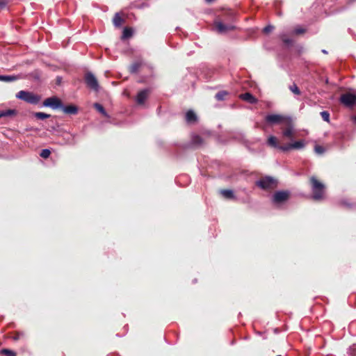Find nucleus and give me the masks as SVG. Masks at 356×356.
Instances as JSON below:
<instances>
[{
  "label": "nucleus",
  "instance_id": "nucleus-10",
  "mask_svg": "<svg viewBox=\"0 0 356 356\" xmlns=\"http://www.w3.org/2000/svg\"><path fill=\"white\" fill-rule=\"evenodd\" d=\"M150 94L149 89H144L139 91L137 94L136 101L138 105L144 104L145 100L148 98Z\"/></svg>",
  "mask_w": 356,
  "mask_h": 356
},
{
  "label": "nucleus",
  "instance_id": "nucleus-33",
  "mask_svg": "<svg viewBox=\"0 0 356 356\" xmlns=\"http://www.w3.org/2000/svg\"><path fill=\"white\" fill-rule=\"evenodd\" d=\"M273 29H274V26H270V25H268V26H266V27H264V29H263V32H264V33H270V31H272Z\"/></svg>",
  "mask_w": 356,
  "mask_h": 356
},
{
  "label": "nucleus",
  "instance_id": "nucleus-4",
  "mask_svg": "<svg viewBox=\"0 0 356 356\" xmlns=\"http://www.w3.org/2000/svg\"><path fill=\"white\" fill-rule=\"evenodd\" d=\"M290 119V117L279 114L268 115L265 118L266 122L270 124H283L284 125L285 123H286V122H289Z\"/></svg>",
  "mask_w": 356,
  "mask_h": 356
},
{
  "label": "nucleus",
  "instance_id": "nucleus-31",
  "mask_svg": "<svg viewBox=\"0 0 356 356\" xmlns=\"http://www.w3.org/2000/svg\"><path fill=\"white\" fill-rule=\"evenodd\" d=\"M51 154V152L48 149H44L41 151L40 156L44 159H47Z\"/></svg>",
  "mask_w": 356,
  "mask_h": 356
},
{
  "label": "nucleus",
  "instance_id": "nucleus-25",
  "mask_svg": "<svg viewBox=\"0 0 356 356\" xmlns=\"http://www.w3.org/2000/svg\"><path fill=\"white\" fill-rule=\"evenodd\" d=\"M94 108L97 111H99V113H101L102 114H103L104 115H106V112L104 108V106L99 104V103H95L94 104Z\"/></svg>",
  "mask_w": 356,
  "mask_h": 356
},
{
  "label": "nucleus",
  "instance_id": "nucleus-41",
  "mask_svg": "<svg viewBox=\"0 0 356 356\" xmlns=\"http://www.w3.org/2000/svg\"><path fill=\"white\" fill-rule=\"evenodd\" d=\"M277 356H282V355H277Z\"/></svg>",
  "mask_w": 356,
  "mask_h": 356
},
{
  "label": "nucleus",
  "instance_id": "nucleus-5",
  "mask_svg": "<svg viewBox=\"0 0 356 356\" xmlns=\"http://www.w3.org/2000/svg\"><path fill=\"white\" fill-rule=\"evenodd\" d=\"M283 138L292 140L295 136L292 119L285 123L284 127H281Z\"/></svg>",
  "mask_w": 356,
  "mask_h": 356
},
{
  "label": "nucleus",
  "instance_id": "nucleus-14",
  "mask_svg": "<svg viewBox=\"0 0 356 356\" xmlns=\"http://www.w3.org/2000/svg\"><path fill=\"white\" fill-rule=\"evenodd\" d=\"M61 108L65 113L69 115H75L78 112V108L74 105H68L66 106H64L63 105V107H61Z\"/></svg>",
  "mask_w": 356,
  "mask_h": 356
},
{
  "label": "nucleus",
  "instance_id": "nucleus-7",
  "mask_svg": "<svg viewBox=\"0 0 356 356\" xmlns=\"http://www.w3.org/2000/svg\"><path fill=\"white\" fill-rule=\"evenodd\" d=\"M85 82L87 86L95 91L99 90V84L96 77L91 73L87 72L85 75Z\"/></svg>",
  "mask_w": 356,
  "mask_h": 356
},
{
  "label": "nucleus",
  "instance_id": "nucleus-19",
  "mask_svg": "<svg viewBox=\"0 0 356 356\" xmlns=\"http://www.w3.org/2000/svg\"><path fill=\"white\" fill-rule=\"evenodd\" d=\"M197 120V116L193 111H188L186 113V120L188 122H194Z\"/></svg>",
  "mask_w": 356,
  "mask_h": 356
},
{
  "label": "nucleus",
  "instance_id": "nucleus-15",
  "mask_svg": "<svg viewBox=\"0 0 356 356\" xmlns=\"http://www.w3.org/2000/svg\"><path fill=\"white\" fill-rule=\"evenodd\" d=\"M143 65L142 61H136L131 64L129 67V71L131 74H136L138 72L139 70Z\"/></svg>",
  "mask_w": 356,
  "mask_h": 356
},
{
  "label": "nucleus",
  "instance_id": "nucleus-2",
  "mask_svg": "<svg viewBox=\"0 0 356 356\" xmlns=\"http://www.w3.org/2000/svg\"><path fill=\"white\" fill-rule=\"evenodd\" d=\"M16 97L31 104H37L41 99L38 95H35L31 92L20 90L16 94Z\"/></svg>",
  "mask_w": 356,
  "mask_h": 356
},
{
  "label": "nucleus",
  "instance_id": "nucleus-34",
  "mask_svg": "<svg viewBox=\"0 0 356 356\" xmlns=\"http://www.w3.org/2000/svg\"><path fill=\"white\" fill-rule=\"evenodd\" d=\"M305 33V29L302 28H298L294 30V33L296 35L303 34Z\"/></svg>",
  "mask_w": 356,
  "mask_h": 356
},
{
  "label": "nucleus",
  "instance_id": "nucleus-26",
  "mask_svg": "<svg viewBox=\"0 0 356 356\" xmlns=\"http://www.w3.org/2000/svg\"><path fill=\"white\" fill-rule=\"evenodd\" d=\"M0 353L6 356H16V353L14 351L6 348L2 349Z\"/></svg>",
  "mask_w": 356,
  "mask_h": 356
},
{
  "label": "nucleus",
  "instance_id": "nucleus-6",
  "mask_svg": "<svg viewBox=\"0 0 356 356\" xmlns=\"http://www.w3.org/2000/svg\"><path fill=\"white\" fill-rule=\"evenodd\" d=\"M340 102L346 107H352L356 104V95L350 92L342 94Z\"/></svg>",
  "mask_w": 356,
  "mask_h": 356
},
{
  "label": "nucleus",
  "instance_id": "nucleus-35",
  "mask_svg": "<svg viewBox=\"0 0 356 356\" xmlns=\"http://www.w3.org/2000/svg\"><path fill=\"white\" fill-rule=\"evenodd\" d=\"M22 336H23L22 334H20L19 332H16V333L14 334V335L13 337V339L14 341H17V340L20 339Z\"/></svg>",
  "mask_w": 356,
  "mask_h": 356
},
{
  "label": "nucleus",
  "instance_id": "nucleus-30",
  "mask_svg": "<svg viewBox=\"0 0 356 356\" xmlns=\"http://www.w3.org/2000/svg\"><path fill=\"white\" fill-rule=\"evenodd\" d=\"M320 114L324 121L327 122H330V113L328 111H324L321 112Z\"/></svg>",
  "mask_w": 356,
  "mask_h": 356
},
{
  "label": "nucleus",
  "instance_id": "nucleus-28",
  "mask_svg": "<svg viewBox=\"0 0 356 356\" xmlns=\"http://www.w3.org/2000/svg\"><path fill=\"white\" fill-rule=\"evenodd\" d=\"M280 38L282 40V42L286 44L290 45L293 42V40L289 38L286 34L281 35Z\"/></svg>",
  "mask_w": 356,
  "mask_h": 356
},
{
  "label": "nucleus",
  "instance_id": "nucleus-20",
  "mask_svg": "<svg viewBox=\"0 0 356 356\" xmlns=\"http://www.w3.org/2000/svg\"><path fill=\"white\" fill-rule=\"evenodd\" d=\"M133 35V30L131 28L129 27H125L123 30L122 35V39L125 40L127 38H129Z\"/></svg>",
  "mask_w": 356,
  "mask_h": 356
},
{
  "label": "nucleus",
  "instance_id": "nucleus-8",
  "mask_svg": "<svg viewBox=\"0 0 356 356\" xmlns=\"http://www.w3.org/2000/svg\"><path fill=\"white\" fill-rule=\"evenodd\" d=\"M43 106L56 109L63 107V103L57 97H51L47 98L43 102Z\"/></svg>",
  "mask_w": 356,
  "mask_h": 356
},
{
  "label": "nucleus",
  "instance_id": "nucleus-22",
  "mask_svg": "<svg viewBox=\"0 0 356 356\" xmlns=\"http://www.w3.org/2000/svg\"><path fill=\"white\" fill-rule=\"evenodd\" d=\"M228 95V92L225 90H222L216 93L215 97L218 101H222Z\"/></svg>",
  "mask_w": 356,
  "mask_h": 356
},
{
  "label": "nucleus",
  "instance_id": "nucleus-12",
  "mask_svg": "<svg viewBox=\"0 0 356 356\" xmlns=\"http://www.w3.org/2000/svg\"><path fill=\"white\" fill-rule=\"evenodd\" d=\"M215 26L219 33H224L228 31H232L235 29V26L233 25H225L221 22H216Z\"/></svg>",
  "mask_w": 356,
  "mask_h": 356
},
{
  "label": "nucleus",
  "instance_id": "nucleus-1",
  "mask_svg": "<svg viewBox=\"0 0 356 356\" xmlns=\"http://www.w3.org/2000/svg\"><path fill=\"white\" fill-rule=\"evenodd\" d=\"M309 184L312 187L313 199L314 200H322L324 195L325 185L314 176L309 178Z\"/></svg>",
  "mask_w": 356,
  "mask_h": 356
},
{
  "label": "nucleus",
  "instance_id": "nucleus-17",
  "mask_svg": "<svg viewBox=\"0 0 356 356\" xmlns=\"http://www.w3.org/2000/svg\"><path fill=\"white\" fill-rule=\"evenodd\" d=\"M267 143L268 145L275 148H277L279 149H280L281 147L284 146V145H280L278 143L277 138L273 136H271L268 138Z\"/></svg>",
  "mask_w": 356,
  "mask_h": 356
},
{
  "label": "nucleus",
  "instance_id": "nucleus-11",
  "mask_svg": "<svg viewBox=\"0 0 356 356\" xmlns=\"http://www.w3.org/2000/svg\"><path fill=\"white\" fill-rule=\"evenodd\" d=\"M304 147V143L302 140L296 141L292 143H289L286 145H284V146L280 147V150L283 152H287L292 149H301Z\"/></svg>",
  "mask_w": 356,
  "mask_h": 356
},
{
  "label": "nucleus",
  "instance_id": "nucleus-29",
  "mask_svg": "<svg viewBox=\"0 0 356 356\" xmlns=\"http://www.w3.org/2000/svg\"><path fill=\"white\" fill-rule=\"evenodd\" d=\"M193 143L195 145H201L203 143V140L201 136L196 135L192 138Z\"/></svg>",
  "mask_w": 356,
  "mask_h": 356
},
{
  "label": "nucleus",
  "instance_id": "nucleus-37",
  "mask_svg": "<svg viewBox=\"0 0 356 356\" xmlns=\"http://www.w3.org/2000/svg\"><path fill=\"white\" fill-rule=\"evenodd\" d=\"M350 350L353 352V353L356 354V344H354L351 348Z\"/></svg>",
  "mask_w": 356,
  "mask_h": 356
},
{
  "label": "nucleus",
  "instance_id": "nucleus-18",
  "mask_svg": "<svg viewBox=\"0 0 356 356\" xmlns=\"http://www.w3.org/2000/svg\"><path fill=\"white\" fill-rule=\"evenodd\" d=\"M124 20L121 17L119 13H115L113 19V23L115 27H120L122 24H124Z\"/></svg>",
  "mask_w": 356,
  "mask_h": 356
},
{
  "label": "nucleus",
  "instance_id": "nucleus-40",
  "mask_svg": "<svg viewBox=\"0 0 356 356\" xmlns=\"http://www.w3.org/2000/svg\"><path fill=\"white\" fill-rule=\"evenodd\" d=\"M355 122H356V116L355 117Z\"/></svg>",
  "mask_w": 356,
  "mask_h": 356
},
{
  "label": "nucleus",
  "instance_id": "nucleus-39",
  "mask_svg": "<svg viewBox=\"0 0 356 356\" xmlns=\"http://www.w3.org/2000/svg\"><path fill=\"white\" fill-rule=\"evenodd\" d=\"M0 81H1V75H0Z\"/></svg>",
  "mask_w": 356,
  "mask_h": 356
},
{
  "label": "nucleus",
  "instance_id": "nucleus-16",
  "mask_svg": "<svg viewBox=\"0 0 356 356\" xmlns=\"http://www.w3.org/2000/svg\"><path fill=\"white\" fill-rule=\"evenodd\" d=\"M17 114V111L15 109H7L0 111V118L3 117H15Z\"/></svg>",
  "mask_w": 356,
  "mask_h": 356
},
{
  "label": "nucleus",
  "instance_id": "nucleus-24",
  "mask_svg": "<svg viewBox=\"0 0 356 356\" xmlns=\"http://www.w3.org/2000/svg\"><path fill=\"white\" fill-rule=\"evenodd\" d=\"M289 88L295 95H300L301 94L300 90L296 83H293Z\"/></svg>",
  "mask_w": 356,
  "mask_h": 356
},
{
  "label": "nucleus",
  "instance_id": "nucleus-27",
  "mask_svg": "<svg viewBox=\"0 0 356 356\" xmlns=\"http://www.w3.org/2000/svg\"><path fill=\"white\" fill-rule=\"evenodd\" d=\"M15 80H17V78L15 76L1 75V81L11 82Z\"/></svg>",
  "mask_w": 356,
  "mask_h": 356
},
{
  "label": "nucleus",
  "instance_id": "nucleus-21",
  "mask_svg": "<svg viewBox=\"0 0 356 356\" xmlns=\"http://www.w3.org/2000/svg\"><path fill=\"white\" fill-rule=\"evenodd\" d=\"M220 194L227 199H232L234 197L233 191L229 189L221 190Z\"/></svg>",
  "mask_w": 356,
  "mask_h": 356
},
{
  "label": "nucleus",
  "instance_id": "nucleus-23",
  "mask_svg": "<svg viewBox=\"0 0 356 356\" xmlns=\"http://www.w3.org/2000/svg\"><path fill=\"white\" fill-rule=\"evenodd\" d=\"M34 115L35 117L39 120H44L51 117V115L42 112H37Z\"/></svg>",
  "mask_w": 356,
  "mask_h": 356
},
{
  "label": "nucleus",
  "instance_id": "nucleus-36",
  "mask_svg": "<svg viewBox=\"0 0 356 356\" xmlns=\"http://www.w3.org/2000/svg\"><path fill=\"white\" fill-rule=\"evenodd\" d=\"M6 3L4 1H0V8H3L6 7Z\"/></svg>",
  "mask_w": 356,
  "mask_h": 356
},
{
  "label": "nucleus",
  "instance_id": "nucleus-38",
  "mask_svg": "<svg viewBox=\"0 0 356 356\" xmlns=\"http://www.w3.org/2000/svg\"><path fill=\"white\" fill-rule=\"evenodd\" d=\"M206 1H207V2H208V3H211V2H213L214 0H206Z\"/></svg>",
  "mask_w": 356,
  "mask_h": 356
},
{
  "label": "nucleus",
  "instance_id": "nucleus-32",
  "mask_svg": "<svg viewBox=\"0 0 356 356\" xmlns=\"http://www.w3.org/2000/svg\"><path fill=\"white\" fill-rule=\"evenodd\" d=\"M314 149L315 152L319 154H323L325 152V148L321 145H316Z\"/></svg>",
  "mask_w": 356,
  "mask_h": 356
},
{
  "label": "nucleus",
  "instance_id": "nucleus-9",
  "mask_svg": "<svg viewBox=\"0 0 356 356\" xmlns=\"http://www.w3.org/2000/svg\"><path fill=\"white\" fill-rule=\"evenodd\" d=\"M290 193L287 191H280L274 193L273 200L275 203L280 204L286 202L289 198Z\"/></svg>",
  "mask_w": 356,
  "mask_h": 356
},
{
  "label": "nucleus",
  "instance_id": "nucleus-13",
  "mask_svg": "<svg viewBox=\"0 0 356 356\" xmlns=\"http://www.w3.org/2000/svg\"><path fill=\"white\" fill-rule=\"evenodd\" d=\"M239 97L250 104H256L258 101L257 99L250 92L241 94Z\"/></svg>",
  "mask_w": 356,
  "mask_h": 356
},
{
  "label": "nucleus",
  "instance_id": "nucleus-3",
  "mask_svg": "<svg viewBox=\"0 0 356 356\" xmlns=\"http://www.w3.org/2000/svg\"><path fill=\"white\" fill-rule=\"evenodd\" d=\"M256 185L261 189L268 191L275 188L277 186V181L275 179L266 176L261 178L256 182Z\"/></svg>",
  "mask_w": 356,
  "mask_h": 356
}]
</instances>
